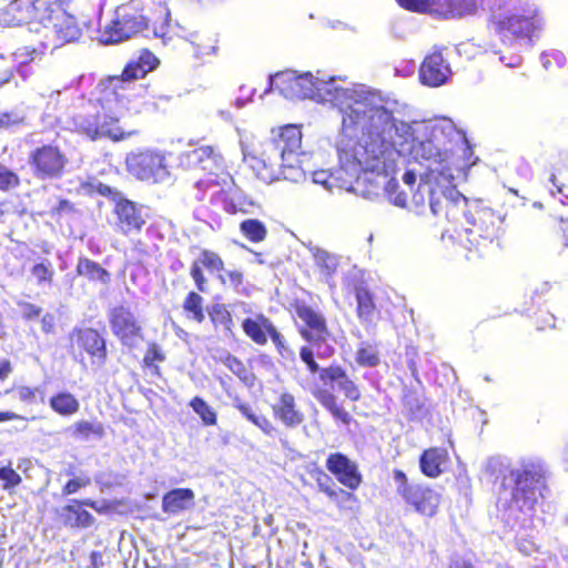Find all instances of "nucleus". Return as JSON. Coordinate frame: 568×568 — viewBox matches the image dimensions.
Returning <instances> with one entry per match:
<instances>
[{
    "label": "nucleus",
    "instance_id": "1",
    "mask_svg": "<svg viewBox=\"0 0 568 568\" xmlns=\"http://www.w3.org/2000/svg\"><path fill=\"white\" fill-rule=\"evenodd\" d=\"M337 94L343 118L336 150L343 165L352 175L364 169L388 176L394 149L410 130L395 115L396 102L384 100L365 85L344 88Z\"/></svg>",
    "mask_w": 568,
    "mask_h": 568
},
{
    "label": "nucleus",
    "instance_id": "2",
    "mask_svg": "<svg viewBox=\"0 0 568 568\" xmlns=\"http://www.w3.org/2000/svg\"><path fill=\"white\" fill-rule=\"evenodd\" d=\"M485 474L498 485L497 505L505 509L532 510L547 491V468L535 458L511 464L506 457L494 456L485 464Z\"/></svg>",
    "mask_w": 568,
    "mask_h": 568
},
{
    "label": "nucleus",
    "instance_id": "3",
    "mask_svg": "<svg viewBox=\"0 0 568 568\" xmlns=\"http://www.w3.org/2000/svg\"><path fill=\"white\" fill-rule=\"evenodd\" d=\"M338 161L341 168L335 172L327 170L311 172L312 182L322 185L328 193H334L335 189L345 190L369 201L383 194L396 206L405 207L407 205L406 193L399 191V183L396 179H387L386 174H377L364 169L352 175L339 158Z\"/></svg>",
    "mask_w": 568,
    "mask_h": 568
},
{
    "label": "nucleus",
    "instance_id": "4",
    "mask_svg": "<svg viewBox=\"0 0 568 568\" xmlns=\"http://www.w3.org/2000/svg\"><path fill=\"white\" fill-rule=\"evenodd\" d=\"M455 196L447 212L449 221L459 223L465 220V233L470 245L486 246L499 239L504 217L493 209L484 205L480 200H468L458 190H452L450 196Z\"/></svg>",
    "mask_w": 568,
    "mask_h": 568
},
{
    "label": "nucleus",
    "instance_id": "5",
    "mask_svg": "<svg viewBox=\"0 0 568 568\" xmlns=\"http://www.w3.org/2000/svg\"><path fill=\"white\" fill-rule=\"evenodd\" d=\"M495 30L503 43L520 51L529 49L534 44V38L542 29L544 19L535 6H509L503 0L501 8L491 11Z\"/></svg>",
    "mask_w": 568,
    "mask_h": 568
},
{
    "label": "nucleus",
    "instance_id": "6",
    "mask_svg": "<svg viewBox=\"0 0 568 568\" xmlns=\"http://www.w3.org/2000/svg\"><path fill=\"white\" fill-rule=\"evenodd\" d=\"M270 87L264 91L277 90L288 100L312 99L321 102H331L337 106V93L344 88L335 84V79L314 78L311 72L297 74L295 71H283L268 77Z\"/></svg>",
    "mask_w": 568,
    "mask_h": 568
},
{
    "label": "nucleus",
    "instance_id": "7",
    "mask_svg": "<svg viewBox=\"0 0 568 568\" xmlns=\"http://www.w3.org/2000/svg\"><path fill=\"white\" fill-rule=\"evenodd\" d=\"M138 36L158 38L160 34L150 26L149 18L140 8V0L116 8L113 19L101 31L103 44H118Z\"/></svg>",
    "mask_w": 568,
    "mask_h": 568
},
{
    "label": "nucleus",
    "instance_id": "8",
    "mask_svg": "<svg viewBox=\"0 0 568 568\" xmlns=\"http://www.w3.org/2000/svg\"><path fill=\"white\" fill-rule=\"evenodd\" d=\"M419 176L420 182L413 193L410 209L416 214H424L429 207L434 215H439L443 211L447 215L449 206L455 203L450 191L457 190L452 185L453 175L429 168V172H420Z\"/></svg>",
    "mask_w": 568,
    "mask_h": 568
},
{
    "label": "nucleus",
    "instance_id": "9",
    "mask_svg": "<svg viewBox=\"0 0 568 568\" xmlns=\"http://www.w3.org/2000/svg\"><path fill=\"white\" fill-rule=\"evenodd\" d=\"M92 187L98 194L110 199L114 203V213L118 220L116 226L122 233L129 234L141 231L145 224L142 205L128 200L120 191L102 182L93 184Z\"/></svg>",
    "mask_w": 568,
    "mask_h": 568
},
{
    "label": "nucleus",
    "instance_id": "10",
    "mask_svg": "<svg viewBox=\"0 0 568 568\" xmlns=\"http://www.w3.org/2000/svg\"><path fill=\"white\" fill-rule=\"evenodd\" d=\"M28 163L33 176L45 181L61 179L69 160L58 145L42 144L30 151Z\"/></svg>",
    "mask_w": 568,
    "mask_h": 568
},
{
    "label": "nucleus",
    "instance_id": "11",
    "mask_svg": "<svg viewBox=\"0 0 568 568\" xmlns=\"http://www.w3.org/2000/svg\"><path fill=\"white\" fill-rule=\"evenodd\" d=\"M108 321L112 334L123 347L135 349L144 341L141 322L126 305H116L108 311Z\"/></svg>",
    "mask_w": 568,
    "mask_h": 568
},
{
    "label": "nucleus",
    "instance_id": "12",
    "mask_svg": "<svg viewBox=\"0 0 568 568\" xmlns=\"http://www.w3.org/2000/svg\"><path fill=\"white\" fill-rule=\"evenodd\" d=\"M398 4L407 10L425 12L433 6L445 7V14L450 17H464L474 14L480 8L483 10L495 11L500 9L503 0H396Z\"/></svg>",
    "mask_w": 568,
    "mask_h": 568
},
{
    "label": "nucleus",
    "instance_id": "13",
    "mask_svg": "<svg viewBox=\"0 0 568 568\" xmlns=\"http://www.w3.org/2000/svg\"><path fill=\"white\" fill-rule=\"evenodd\" d=\"M125 164L129 173L141 181L160 183L170 176L165 158L159 152L150 150L131 152L126 155Z\"/></svg>",
    "mask_w": 568,
    "mask_h": 568
},
{
    "label": "nucleus",
    "instance_id": "14",
    "mask_svg": "<svg viewBox=\"0 0 568 568\" xmlns=\"http://www.w3.org/2000/svg\"><path fill=\"white\" fill-rule=\"evenodd\" d=\"M393 478L397 484V493L416 511L429 517L436 514L440 498L435 490L419 484L408 483L406 474L400 469H394Z\"/></svg>",
    "mask_w": 568,
    "mask_h": 568
},
{
    "label": "nucleus",
    "instance_id": "15",
    "mask_svg": "<svg viewBox=\"0 0 568 568\" xmlns=\"http://www.w3.org/2000/svg\"><path fill=\"white\" fill-rule=\"evenodd\" d=\"M398 155L408 156L420 165L426 166L425 172H429V168L438 169L445 172L443 162L445 161V153H442L439 148L434 144L432 140H418L413 135L412 129L407 138H402L394 149Z\"/></svg>",
    "mask_w": 568,
    "mask_h": 568
},
{
    "label": "nucleus",
    "instance_id": "16",
    "mask_svg": "<svg viewBox=\"0 0 568 568\" xmlns=\"http://www.w3.org/2000/svg\"><path fill=\"white\" fill-rule=\"evenodd\" d=\"M301 142L302 133L297 126H284L277 135H274L263 144V151L257 161L264 168L275 170L282 163L286 150H298ZM253 160H256V158L253 156Z\"/></svg>",
    "mask_w": 568,
    "mask_h": 568
},
{
    "label": "nucleus",
    "instance_id": "17",
    "mask_svg": "<svg viewBox=\"0 0 568 568\" xmlns=\"http://www.w3.org/2000/svg\"><path fill=\"white\" fill-rule=\"evenodd\" d=\"M223 159L212 146L205 145L187 150L179 155V164L184 169H201L210 174H217Z\"/></svg>",
    "mask_w": 568,
    "mask_h": 568
},
{
    "label": "nucleus",
    "instance_id": "18",
    "mask_svg": "<svg viewBox=\"0 0 568 568\" xmlns=\"http://www.w3.org/2000/svg\"><path fill=\"white\" fill-rule=\"evenodd\" d=\"M43 27L51 29L61 44L77 41L82 33L75 18L59 8L49 10Z\"/></svg>",
    "mask_w": 568,
    "mask_h": 568
},
{
    "label": "nucleus",
    "instance_id": "19",
    "mask_svg": "<svg viewBox=\"0 0 568 568\" xmlns=\"http://www.w3.org/2000/svg\"><path fill=\"white\" fill-rule=\"evenodd\" d=\"M73 335L78 345L91 357V364L98 368L105 365L108 358L106 341L94 328H74Z\"/></svg>",
    "mask_w": 568,
    "mask_h": 568
},
{
    "label": "nucleus",
    "instance_id": "20",
    "mask_svg": "<svg viewBox=\"0 0 568 568\" xmlns=\"http://www.w3.org/2000/svg\"><path fill=\"white\" fill-rule=\"evenodd\" d=\"M326 468L348 489H356L362 483V475L355 462L342 453H333L326 459Z\"/></svg>",
    "mask_w": 568,
    "mask_h": 568
},
{
    "label": "nucleus",
    "instance_id": "21",
    "mask_svg": "<svg viewBox=\"0 0 568 568\" xmlns=\"http://www.w3.org/2000/svg\"><path fill=\"white\" fill-rule=\"evenodd\" d=\"M450 74V67L445 62L443 54L439 51H435L427 55L419 69L422 83L433 88L446 83Z\"/></svg>",
    "mask_w": 568,
    "mask_h": 568
},
{
    "label": "nucleus",
    "instance_id": "22",
    "mask_svg": "<svg viewBox=\"0 0 568 568\" xmlns=\"http://www.w3.org/2000/svg\"><path fill=\"white\" fill-rule=\"evenodd\" d=\"M44 0H13L8 6V12L18 24L39 21L43 24L51 8Z\"/></svg>",
    "mask_w": 568,
    "mask_h": 568
},
{
    "label": "nucleus",
    "instance_id": "23",
    "mask_svg": "<svg viewBox=\"0 0 568 568\" xmlns=\"http://www.w3.org/2000/svg\"><path fill=\"white\" fill-rule=\"evenodd\" d=\"M159 64L158 58L149 50H143L136 60H131L123 69L121 77H114L111 81L114 87L124 89V84L133 80L143 78L146 73L153 71Z\"/></svg>",
    "mask_w": 568,
    "mask_h": 568
},
{
    "label": "nucleus",
    "instance_id": "24",
    "mask_svg": "<svg viewBox=\"0 0 568 568\" xmlns=\"http://www.w3.org/2000/svg\"><path fill=\"white\" fill-rule=\"evenodd\" d=\"M320 379L329 385L332 389L342 392L345 397L353 402L361 398V392L356 384L347 376L346 372L338 365H331L321 371Z\"/></svg>",
    "mask_w": 568,
    "mask_h": 568
},
{
    "label": "nucleus",
    "instance_id": "25",
    "mask_svg": "<svg viewBox=\"0 0 568 568\" xmlns=\"http://www.w3.org/2000/svg\"><path fill=\"white\" fill-rule=\"evenodd\" d=\"M296 313L306 325V327L300 329L301 335L306 341L329 336L325 318L320 313L315 312L307 305L297 306Z\"/></svg>",
    "mask_w": 568,
    "mask_h": 568
},
{
    "label": "nucleus",
    "instance_id": "26",
    "mask_svg": "<svg viewBox=\"0 0 568 568\" xmlns=\"http://www.w3.org/2000/svg\"><path fill=\"white\" fill-rule=\"evenodd\" d=\"M273 413L286 427L295 428L304 422V414L296 408L295 398L290 393H284L273 405Z\"/></svg>",
    "mask_w": 568,
    "mask_h": 568
},
{
    "label": "nucleus",
    "instance_id": "27",
    "mask_svg": "<svg viewBox=\"0 0 568 568\" xmlns=\"http://www.w3.org/2000/svg\"><path fill=\"white\" fill-rule=\"evenodd\" d=\"M242 328L254 343L265 345L267 343V335L271 337L276 327L268 317L257 314L255 317L245 318L242 322Z\"/></svg>",
    "mask_w": 568,
    "mask_h": 568
},
{
    "label": "nucleus",
    "instance_id": "28",
    "mask_svg": "<svg viewBox=\"0 0 568 568\" xmlns=\"http://www.w3.org/2000/svg\"><path fill=\"white\" fill-rule=\"evenodd\" d=\"M448 459V453L443 447L425 449L419 456V468L422 473L430 478L438 477L443 471V465Z\"/></svg>",
    "mask_w": 568,
    "mask_h": 568
},
{
    "label": "nucleus",
    "instance_id": "29",
    "mask_svg": "<svg viewBox=\"0 0 568 568\" xmlns=\"http://www.w3.org/2000/svg\"><path fill=\"white\" fill-rule=\"evenodd\" d=\"M194 493L190 488H174L162 498V509L168 514H178L191 508L194 504Z\"/></svg>",
    "mask_w": 568,
    "mask_h": 568
},
{
    "label": "nucleus",
    "instance_id": "30",
    "mask_svg": "<svg viewBox=\"0 0 568 568\" xmlns=\"http://www.w3.org/2000/svg\"><path fill=\"white\" fill-rule=\"evenodd\" d=\"M75 271L79 276L85 277L91 282H100L101 284H109L111 282V274L108 270L98 262L84 256L79 257Z\"/></svg>",
    "mask_w": 568,
    "mask_h": 568
},
{
    "label": "nucleus",
    "instance_id": "31",
    "mask_svg": "<svg viewBox=\"0 0 568 568\" xmlns=\"http://www.w3.org/2000/svg\"><path fill=\"white\" fill-rule=\"evenodd\" d=\"M300 163L301 160L297 150L287 149L277 169L280 170V174L283 175V179L300 182L306 179V171L301 168Z\"/></svg>",
    "mask_w": 568,
    "mask_h": 568
},
{
    "label": "nucleus",
    "instance_id": "32",
    "mask_svg": "<svg viewBox=\"0 0 568 568\" xmlns=\"http://www.w3.org/2000/svg\"><path fill=\"white\" fill-rule=\"evenodd\" d=\"M68 433L75 440L102 439L104 427L100 422L79 420L68 428Z\"/></svg>",
    "mask_w": 568,
    "mask_h": 568
},
{
    "label": "nucleus",
    "instance_id": "33",
    "mask_svg": "<svg viewBox=\"0 0 568 568\" xmlns=\"http://www.w3.org/2000/svg\"><path fill=\"white\" fill-rule=\"evenodd\" d=\"M61 516L64 525L71 528H87L92 526L94 523V517L89 511L73 503L62 508Z\"/></svg>",
    "mask_w": 568,
    "mask_h": 568
},
{
    "label": "nucleus",
    "instance_id": "34",
    "mask_svg": "<svg viewBox=\"0 0 568 568\" xmlns=\"http://www.w3.org/2000/svg\"><path fill=\"white\" fill-rule=\"evenodd\" d=\"M49 405L61 416H71L80 409L79 400L69 392H60L55 394L50 398Z\"/></svg>",
    "mask_w": 568,
    "mask_h": 568
},
{
    "label": "nucleus",
    "instance_id": "35",
    "mask_svg": "<svg viewBox=\"0 0 568 568\" xmlns=\"http://www.w3.org/2000/svg\"><path fill=\"white\" fill-rule=\"evenodd\" d=\"M549 182L556 187L557 193L568 200V158L561 159L552 166Z\"/></svg>",
    "mask_w": 568,
    "mask_h": 568
},
{
    "label": "nucleus",
    "instance_id": "36",
    "mask_svg": "<svg viewBox=\"0 0 568 568\" xmlns=\"http://www.w3.org/2000/svg\"><path fill=\"white\" fill-rule=\"evenodd\" d=\"M209 316L215 326L222 327L224 331L225 336L230 337L233 335L232 326H233V318L231 313L226 310L225 305L223 304H214L209 310Z\"/></svg>",
    "mask_w": 568,
    "mask_h": 568
},
{
    "label": "nucleus",
    "instance_id": "37",
    "mask_svg": "<svg viewBox=\"0 0 568 568\" xmlns=\"http://www.w3.org/2000/svg\"><path fill=\"white\" fill-rule=\"evenodd\" d=\"M98 134L97 139L110 138L112 140H120L123 138V133L118 125V119L105 113H99L98 120Z\"/></svg>",
    "mask_w": 568,
    "mask_h": 568
},
{
    "label": "nucleus",
    "instance_id": "38",
    "mask_svg": "<svg viewBox=\"0 0 568 568\" xmlns=\"http://www.w3.org/2000/svg\"><path fill=\"white\" fill-rule=\"evenodd\" d=\"M241 233L251 242H262L267 235V229L257 219H246L240 223Z\"/></svg>",
    "mask_w": 568,
    "mask_h": 568
},
{
    "label": "nucleus",
    "instance_id": "39",
    "mask_svg": "<svg viewBox=\"0 0 568 568\" xmlns=\"http://www.w3.org/2000/svg\"><path fill=\"white\" fill-rule=\"evenodd\" d=\"M223 364L236 375L246 386L252 387L255 382V375L246 368L244 363L234 355L227 354Z\"/></svg>",
    "mask_w": 568,
    "mask_h": 568
},
{
    "label": "nucleus",
    "instance_id": "40",
    "mask_svg": "<svg viewBox=\"0 0 568 568\" xmlns=\"http://www.w3.org/2000/svg\"><path fill=\"white\" fill-rule=\"evenodd\" d=\"M357 314L361 320L369 322L375 310L373 295L365 287L356 288Z\"/></svg>",
    "mask_w": 568,
    "mask_h": 568
},
{
    "label": "nucleus",
    "instance_id": "41",
    "mask_svg": "<svg viewBox=\"0 0 568 568\" xmlns=\"http://www.w3.org/2000/svg\"><path fill=\"white\" fill-rule=\"evenodd\" d=\"M99 113L95 114H77L74 124L77 129L88 135L92 140H97Z\"/></svg>",
    "mask_w": 568,
    "mask_h": 568
},
{
    "label": "nucleus",
    "instance_id": "42",
    "mask_svg": "<svg viewBox=\"0 0 568 568\" xmlns=\"http://www.w3.org/2000/svg\"><path fill=\"white\" fill-rule=\"evenodd\" d=\"M202 304L203 297L195 292H190L183 302V308L194 321L202 323L205 318Z\"/></svg>",
    "mask_w": 568,
    "mask_h": 568
},
{
    "label": "nucleus",
    "instance_id": "43",
    "mask_svg": "<svg viewBox=\"0 0 568 568\" xmlns=\"http://www.w3.org/2000/svg\"><path fill=\"white\" fill-rule=\"evenodd\" d=\"M190 406L200 416L204 425L211 426L216 424V413L203 398L194 397L190 402Z\"/></svg>",
    "mask_w": 568,
    "mask_h": 568
},
{
    "label": "nucleus",
    "instance_id": "44",
    "mask_svg": "<svg viewBox=\"0 0 568 568\" xmlns=\"http://www.w3.org/2000/svg\"><path fill=\"white\" fill-rule=\"evenodd\" d=\"M31 274L36 277L38 285L44 283L51 284L54 276V270L52 263L49 260H43L37 263L31 268Z\"/></svg>",
    "mask_w": 568,
    "mask_h": 568
},
{
    "label": "nucleus",
    "instance_id": "45",
    "mask_svg": "<svg viewBox=\"0 0 568 568\" xmlns=\"http://www.w3.org/2000/svg\"><path fill=\"white\" fill-rule=\"evenodd\" d=\"M313 256L315 258L316 264L321 268H323L327 275L336 271L338 262L335 255H332L328 252L316 247L313 251Z\"/></svg>",
    "mask_w": 568,
    "mask_h": 568
},
{
    "label": "nucleus",
    "instance_id": "46",
    "mask_svg": "<svg viewBox=\"0 0 568 568\" xmlns=\"http://www.w3.org/2000/svg\"><path fill=\"white\" fill-rule=\"evenodd\" d=\"M403 403L413 417L417 418L424 415V403L415 390H405Z\"/></svg>",
    "mask_w": 568,
    "mask_h": 568
},
{
    "label": "nucleus",
    "instance_id": "47",
    "mask_svg": "<svg viewBox=\"0 0 568 568\" xmlns=\"http://www.w3.org/2000/svg\"><path fill=\"white\" fill-rule=\"evenodd\" d=\"M356 362L361 366L375 367L379 364L378 352L371 345L362 346L356 353Z\"/></svg>",
    "mask_w": 568,
    "mask_h": 568
},
{
    "label": "nucleus",
    "instance_id": "48",
    "mask_svg": "<svg viewBox=\"0 0 568 568\" xmlns=\"http://www.w3.org/2000/svg\"><path fill=\"white\" fill-rule=\"evenodd\" d=\"M36 50L29 49L27 47L20 48L17 51L10 53L9 55H3L0 53V60H4L10 62V65L16 64H29L34 59Z\"/></svg>",
    "mask_w": 568,
    "mask_h": 568
},
{
    "label": "nucleus",
    "instance_id": "49",
    "mask_svg": "<svg viewBox=\"0 0 568 568\" xmlns=\"http://www.w3.org/2000/svg\"><path fill=\"white\" fill-rule=\"evenodd\" d=\"M196 260L211 272L223 270V261L215 252L203 250Z\"/></svg>",
    "mask_w": 568,
    "mask_h": 568
},
{
    "label": "nucleus",
    "instance_id": "50",
    "mask_svg": "<svg viewBox=\"0 0 568 568\" xmlns=\"http://www.w3.org/2000/svg\"><path fill=\"white\" fill-rule=\"evenodd\" d=\"M14 71L23 79L27 80L30 74L31 70L28 67V64H16V65H8L4 68V70L0 73V87L9 83L10 80L13 78Z\"/></svg>",
    "mask_w": 568,
    "mask_h": 568
},
{
    "label": "nucleus",
    "instance_id": "51",
    "mask_svg": "<svg viewBox=\"0 0 568 568\" xmlns=\"http://www.w3.org/2000/svg\"><path fill=\"white\" fill-rule=\"evenodd\" d=\"M271 339L275 344L278 354L284 361L294 362L295 361V353L293 349L286 344V341L284 336L275 328L273 331V334L271 336Z\"/></svg>",
    "mask_w": 568,
    "mask_h": 568
},
{
    "label": "nucleus",
    "instance_id": "52",
    "mask_svg": "<svg viewBox=\"0 0 568 568\" xmlns=\"http://www.w3.org/2000/svg\"><path fill=\"white\" fill-rule=\"evenodd\" d=\"M328 337L329 336H323L318 339L312 338L307 341L313 345L314 353L321 359L329 358L335 352L334 346L327 343Z\"/></svg>",
    "mask_w": 568,
    "mask_h": 568
},
{
    "label": "nucleus",
    "instance_id": "53",
    "mask_svg": "<svg viewBox=\"0 0 568 568\" xmlns=\"http://www.w3.org/2000/svg\"><path fill=\"white\" fill-rule=\"evenodd\" d=\"M124 477L112 471V470H104L95 474L94 480L98 485L102 487L110 488L114 485H121Z\"/></svg>",
    "mask_w": 568,
    "mask_h": 568
},
{
    "label": "nucleus",
    "instance_id": "54",
    "mask_svg": "<svg viewBox=\"0 0 568 568\" xmlns=\"http://www.w3.org/2000/svg\"><path fill=\"white\" fill-rule=\"evenodd\" d=\"M19 185L18 175L0 163V190L9 191Z\"/></svg>",
    "mask_w": 568,
    "mask_h": 568
},
{
    "label": "nucleus",
    "instance_id": "55",
    "mask_svg": "<svg viewBox=\"0 0 568 568\" xmlns=\"http://www.w3.org/2000/svg\"><path fill=\"white\" fill-rule=\"evenodd\" d=\"M91 484V479L89 476L81 474L72 479H70L62 488V495L68 496L71 494H75L81 488H84Z\"/></svg>",
    "mask_w": 568,
    "mask_h": 568
},
{
    "label": "nucleus",
    "instance_id": "56",
    "mask_svg": "<svg viewBox=\"0 0 568 568\" xmlns=\"http://www.w3.org/2000/svg\"><path fill=\"white\" fill-rule=\"evenodd\" d=\"M0 479L4 481L3 488L7 490L21 483L20 475L11 467L0 468Z\"/></svg>",
    "mask_w": 568,
    "mask_h": 568
},
{
    "label": "nucleus",
    "instance_id": "57",
    "mask_svg": "<svg viewBox=\"0 0 568 568\" xmlns=\"http://www.w3.org/2000/svg\"><path fill=\"white\" fill-rule=\"evenodd\" d=\"M315 353L312 347L303 346L300 352V357L303 363L306 364L308 371L312 374L318 373L321 375V371L323 368L320 367V365L314 359Z\"/></svg>",
    "mask_w": 568,
    "mask_h": 568
},
{
    "label": "nucleus",
    "instance_id": "58",
    "mask_svg": "<svg viewBox=\"0 0 568 568\" xmlns=\"http://www.w3.org/2000/svg\"><path fill=\"white\" fill-rule=\"evenodd\" d=\"M192 278L194 280L195 282V285H196V288L200 291V292H206V280L203 275V272H202V265L200 264V262L197 260H195L191 266V272H190Z\"/></svg>",
    "mask_w": 568,
    "mask_h": 568
},
{
    "label": "nucleus",
    "instance_id": "59",
    "mask_svg": "<svg viewBox=\"0 0 568 568\" xmlns=\"http://www.w3.org/2000/svg\"><path fill=\"white\" fill-rule=\"evenodd\" d=\"M315 397L328 412L337 405L335 395L328 389L317 390Z\"/></svg>",
    "mask_w": 568,
    "mask_h": 568
},
{
    "label": "nucleus",
    "instance_id": "60",
    "mask_svg": "<svg viewBox=\"0 0 568 568\" xmlns=\"http://www.w3.org/2000/svg\"><path fill=\"white\" fill-rule=\"evenodd\" d=\"M165 356L161 352L160 347L156 344L152 343L149 346L143 361L146 366H152L155 361L163 362Z\"/></svg>",
    "mask_w": 568,
    "mask_h": 568
},
{
    "label": "nucleus",
    "instance_id": "61",
    "mask_svg": "<svg viewBox=\"0 0 568 568\" xmlns=\"http://www.w3.org/2000/svg\"><path fill=\"white\" fill-rule=\"evenodd\" d=\"M317 483L321 490L327 494L331 498L337 496V486L329 476H327L326 474H322L321 477H318Z\"/></svg>",
    "mask_w": 568,
    "mask_h": 568
},
{
    "label": "nucleus",
    "instance_id": "62",
    "mask_svg": "<svg viewBox=\"0 0 568 568\" xmlns=\"http://www.w3.org/2000/svg\"><path fill=\"white\" fill-rule=\"evenodd\" d=\"M219 278L223 284L226 283V278L234 288H239L243 284V274L240 271H224L223 274L219 275Z\"/></svg>",
    "mask_w": 568,
    "mask_h": 568
},
{
    "label": "nucleus",
    "instance_id": "63",
    "mask_svg": "<svg viewBox=\"0 0 568 568\" xmlns=\"http://www.w3.org/2000/svg\"><path fill=\"white\" fill-rule=\"evenodd\" d=\"M23 122V116H20L17 113H2L0 114V128L9 129L16 125H19Z\"/></svg>",
    "mask_w": 568,
    "mask_h": 568
},
{
    "label": "nucleus",
    "instance_id": "64",
    "mask_svg": "<svg viewBox=\"0 0 568 568\" xmlns=\"http://www.w3.org/2000/svg\"><path fill=\"white\" fill-rule=\"evenodd\" d=\"M19 306L21 307L22 316L26 320H33L36 317H39L40 314L42 313L41 307L28 302H21L19 303Z\"/></svg>",
    "mask_w": 568,
    "mask_h": 568
}]
</instances>
